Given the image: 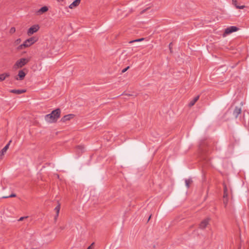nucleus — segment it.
Here are the masks:
<instances>
[{
	"instance_id": "393cba45",
	"label": "nucleus",
	"mask_w": 249,
	"mask_h": 249,
	"mask_svg": "<svg viewBox=\"0 0 249 249\" xmlns=\"http://www.w3.org/2000/svg\"><path fill=\"white\" fill-rule=\"evenodd\" d=\"M129 67L128 66L127 67H126V68L125 69H124L122 71V73H124L128 69H129Z\"/></svg>"
},
{
	"instance_id": "f3484780",
	"label": "nucleus",
	"mask_w": 249,
	"mask_h": 249,
	"mask_svg": "<svg viewBox=\"0 0 249 249\" xmlns=\"http://www.w3.org/2000/svg\"><path fill=\"white\" fill-rule=\"evenodd\" d=\"M232 3L234 5V6L237 9H243L245 7V6H244V5H241V6L237 5L236 0H232Z\"/></svg>"
},
{
	"instance_id": "6ab92c4d",
	"label": "nucleus",
	"mask_w": 249,
	"mask_h": 249,
	"mask_svg": "<svg viewBox=\"0 0 249 249\" xmlns=\"http://www.w3.org/2000/svg\"><path fill=\"white\" fill-rule=\"evenodd\" d=\"M60 209V205L59 204L54 209L56 213V217L58 216L59 211Z\"/></svg>"
},
{
	"instance_id": "dca6fc26",
	"label": "nucleus",
	"mask_w": 249,
	"mask_h": 249,
	"mask_svg": "<svg viewBox=\"0 0 249 249\" xmlns=\"http://www.w3.org/2000/svg\"><path fill=\"white\" fill-rule=\"evenodd\" d=\"M199 99V96L195 97L192 100H191L189 104V107H192L195 105L196 102Z\"/></svg>"
},
{
	"instance_id": "bb28decb",
	"label": "nucleus",
	"mask_w": 249,
	"mask_h": 249,
	"mask_svg": "<svg viewBox=\"0 0 249 249\" xmlns=\"http://www.w3.org/2000/svg\"><path fill=\"white\" fill-rule=\"evenodd\" d=\"M94 245V243H92L90 246H89L87 249H91L92 246Z\"/></svg>"
},
{
	"instance_id": "a878e982",
	"label": "nucleus",
	"mask_w": 249,
	"mask_h": 249,
	"mask_svg": "<svg viewBox=\"0 0 249 249\" xmlns=\"http://www.w3.org/2000/svg\"><path fill=\"white\" fill-rule=\"evenodd\" d=\"M16 195L15 194H12L11 195L9 196V197H16Z\"/></svg>"
},
{
	"instance_id": "1a4fd4ad",
	"label": "nucleus",
	"mask_w": 249,
	"mask_h": 249,
	"mask_svg": "<svg viewBox=\"0 0 249 249\" xmlns=\"http://www.w3.org/2000/svg\"><path fill=\"white\" fill-rule=\"evenodd\" d=\"M241 113V108L239 107H236L233 112V115L235 118H237L239 114Z\"/></svg>"
},
{
	"instance_id": "2eb2a0df",
	"label": "nucleus",
	"mask_w": 249,
	"mask_h": 249,
	"mask_svg": "<svg viewBox=\"0 0 249 249\" xmlns=\"http://www.w3.org/2000/svg\"><path fill=\"white\" fill-rule=\"evenodd\" d=\"M9 76L10 74L9 73H4L0 74V81L4 80L6 77H9Z\"/></svg>"
},
{
	"instance_id": "9b49d317",
	"label": "nucleus",
	"mask_w": 249,
	"mask_h": 249,
	"mask_svg": "<svg viewBox=\"0 0 249 249\" xmlns=\"http://www.w3.org/2000/svg\"><path fill=\"white\" fill-rule=\"evenodd\" d=\"M11 142V141H10L1 150V154L0 155V157H1L3 156L4 153L6 152L7 149L9 148V145L10 144V142Z\"/></svg>"
},
{
	"instance_id": "ddd939ff",
	"label": "nucleus",
	"mask_w": 249,
	"mask_h": 249,
	"mask_svg": "<svg viewBox=\"0 0 249 249\" xmlns=\"http://www.w3.org/2000/svg\"><path fill=\"white\" fill-rule=\"evenodd\" d=\"M73 117L72 114H68L65 115L61 119V121L63 122H65L67 121L70 120Z\"/></svg>"
},
{
	"instance_id": "9d476101",
	"label": "nucleus",
	"mask_w": 249,
	"mask_h": 249,
	"mask_svg": "<svg viewBox=\"0 0 249 249\" xmlns=\"http://www.w3.org/2000/svg\"><path fill=\"white\" fill-rule=\"evenodd\" d=\"M26 91L25 89H11L10 92L17 94H21Z\"/></svg>"
},
{
	"instance_id": "a211bd4d",
	"label": "nucleus",
	"mask_w": 249,
	"mask_h": 249,
	"mask_svg": "<svg viewBox=\"0 0 249 249\" xmlns=\"http://www.w3.org/2000/svg\"><path fill=\"white\" fill-rule=\"evenodd\" d=\"M192 182H193V181H192V179H191V178L185 179V185L187 188H189L190 187V185L192 183Z\"/></svg>"
},
{
	"instance_id": "f8f14e48",
	"label": "nucleus",
	"mask_w": 249,
	"mask_h": 249,
	"mask_svg": "<svg viewBox=\"0 0 249 249\" xmlns=\"http://www.w3.org/2000/svg\"><path fill=\"white\" fill-rule=\"evenodd\" d=\"M80 2V0H75L72 3L69 5V8L72 9L73 8L77 6Z\"/></svg>"
},
{
	"instance_id": "39448f33",
	"label": "nucleus",
	"mask_w": 249,
	"mask_h": 249,
	"mask_svg": "<svg viewBox=\"0 0 249 249\" xmlns=\"http://www.w3.org/2000/svg\"><path fill=\"white\" fill-rule=\"evenodd\" d=\"M238 29V28L236 26H232L229 27L225 29L224 35H229L231 33L237 31Z\"/></svg>"
},
{
	"instance_id": "2f4dec72",
	"label": "nucleus",
	"mask_w": 249,
	"mask_h": 249,
	"mask_svg": "<svg viewBox=\"0 0 249 249\" xmlns=\"http://www.w3.org/2000/svg\"><path fill=\"white\" fill-rule=\"evenodd\" d=\"M61 230H63L64 228L63 227H61Z\"/></svg>"
},
{
	"instance_id": "f257e3e1",
	"label": "nucleus",
	"mask_w": 249,
	"mask_h": 249,
	"mask_svg": "<svg viewBox=\"0 0 249 249\" xmlns=\"http://www.w3.org/2000/svg\"><path fill=\"white\" fill-rule=\"evenodd\" d=\"M61 110L59 108H57L53 111L50 114L46 115L45 120L49 123L56 122L57 119L60 117Z\"/></svg>"
},
{
	"instance_id": "4be33fe9",
	"label": "nucleus",
	"mask_w": 249,
	"mask_h": 249,
	"mask_svg": "<svg viewBox=\"0 0 249 249\" xmlns=\"http://www.w3.org/2000/svg\"><path fill=\"white\" fill-rule=\"evenodd\" d=\"M21 39L20 38H18L15 41V45H17L18 44H19L20 42H21Z\"/></svg>"
},
{
	"instance_id": "4468645a",
	"label": "nucleus",
	"mask_w": 249,
	"mask_h": 249,
	"mask_svg": "<svg viewBox=\"0 0 249 249\" xmlns=\"http://www.w3.org/2000/svg\"><path fill=\"white\" fill-rule=\"evenodd\" d=\"M48 10V8L47 6H45L41 7L40 9H39L37 11V13L39 14H42L43 13L47 12Z\"/></svg>"
},
{
	"instance_id": "423d86ee",
	"label": "nucleus",
	"mask_w": 249,
	"mask_h": 249,
	"mask_svg": "<svg viewBox=\"0 0 249 249\" xmlns=\"http://www.w3.org/2000/svg\"><path fill=\"white\" fill-rule=\"evenodd\" d=\"M39 28V27L37 25L32 26L28 29L27 32L28 35L29 36L33 35L34 33L36 32L38 30Z\"/></svg>"
},
{
	"instance_id": "c756f323",
	"label": "nucleus",
	"mask_w": 249,
	"mask_h": 249,
	"mask_svg": "<svg viewBox=\"0 0 249 249\" xmlns=\"http://www.w3.org/2000/svg\"><path fill=\"white\" fill-rule=\"evenodd\" d=\"M58 2H61V1H63V0H56Z\"/></svg>"
},
{
	"instance_id": "7c9ffc66",
	"label": "nucleus",
	"mask_w": 249,
	"mask_h": 249,
	"mask_svg": "<svg viewBox=\"0 0 249 249\" xmlns=\"http://www.w3.org/2000/svg\"><path fill=\"white\" fill-rule=\"evenodd\" d=\"M150 218H151V215L149 216V217L148 218V220L150 219Z\"/></svg>"
},
{
	"instance_id": "5701e85b",
	"label": "nucleus",
	"mask_w": 249,
	"mask_h": 249,
	"mask_svg": "<svg viewBox=\"0 0 249 249\" xmlns=\"http://www.w3.org/2000/svg\"><path fill=\"white\" fill-rule=\"evenodd\" d=\"M16 32V29L14 27H12L10 30V33L13 34Z\"/></svg>"
},
{
	"instance_id": "f03ea898",
	"label": "nucleus",
	"mask_w": 249,
	"mask_h": 249,
	"mask_svg": "<svg viewBox=\"0 0 249 249\" xmlns=\"http://www.w3.org/2000/svg\"><path fill=\"white\" fill-rule=\"evenodd\" d=\"M30 61V58H21L18 60L13 65L14 70H18L22 68Z\"/></svg>"
},
{
	"instance_id": "c85d7f7f",
	"label": "nucleus",
	"mask_w": 249,
	"mask_h": 249,
	"mask_svg": "<svg viewBox=\"0 0 249 249\" xmlns=\"http://www.w3.org/2000/svg\"><path fill=\"white\" fill-rule=\"evenodd\" d=\"M58 217H56V215L54 217V220H56Z\"/></svg>"
},
{
	"instance_id": "cd10ccee",
	"label": "nucleus",
	"mask_w": 249,
	"mask_h": 249,
	"mask_svg": "<svg viewBox=\"0 0 249 249\" xmlns=\"http://www.w3.org/2000/svg\"><path fill=\"white\" fill-rule=\"evenodd\" d=\"M9 196H3L2 197V198H9Z\"/></svg>"
},
{
	"instance_id": "7ed1b4c3",
	"label": "nucleus",
	"mask_w": 249,
	"mask_h": 249,
	"mask_svg": "<svg viewBox=\"0 0 249 249\" xmlns=\"http://www.w3.org/2000/svg\"><path fill=\"white\" fill-rule=\"evenodd\" d=\"M37 39L36 37L33 36L26 39L23 44H21L18 47V49L21 50L23 48H26L30 47L32 44L36 42Z\"/></svg>"
},
{
	"instance_id": "6e6552de",
	"label": "nucleus",
	"mask_w": 249,
	"mask_h": 249,
	"mask_svg": "<svg viewBox=\"0 0 249 249\" xmlns=\"http://www.w3.org/2000/svg\"><path fill=\"white\" fill-rule=\"evenodd\" d=\"M209 219L206 218L203 220L199 225V228L201 229H205L209 223Z\"/></svg>"
},
{
	"instance_id": "aec40b11",
	"label": "nucleus",
	"mask_w": 249,
	"mask_h": 249,
	"mask_svg": "<svg viewBox=\"0 0 249 249\" xmlns=\"http://www.w3.org/2000/svg\"><path fill=\"white\" fill-rule=\"evenodd\" d=\"M143 39H144L143 38H140V39L132 40V41H129V43H133V42H139V41L143 40Z\"/></svg>"
},
{
	"instance_id": "20e7f679",
	"label": "nucleus",
	"mask_w": 249,
	"mask_h": 249,
	"mask_svg": "<svg viewBox=\"0 0 249 249\" xmlns=\"http://www.w3.org/2000/svg\"><path fill=\"white\" fill-rule=\"evenodd\" d=\"M228 189L226 185L224 186L223 203L225 208L227 207L228 204Z\"/></svg>"
},
{
	"instance_id": "0eeeda50",
	"label": "nucleus",
	"mask_w": 249,
	"mask_h": 249,
	"mask_svg": "<svg viewBox=\"0 0 249 249\" xmlns=\"http://www.w3.org/2000/svg\"><path fill=\"white\" fill-rule=\"evenodd\" d=\"M26 75V73L23 70H20L18 71V77H16V79L17 80H23Z\"/></svg>"
},
{
	"instance_id": "412c9836",
	"label": "nucleus",
	"mask_w": 249,
	"mask_h": 249,
	"mask_svg": "<svg viewBox=\"0 0 249 249\" xmlns=\"http://www.w3.org/2000/svg\"><path fill=\"white\" fill-rule=\"evenodd\" d=\"M77 148L79 151H81V152H82L84 150V147L83 146L78 145L77 147Z\"/></svg>"
},
{
	"instance_id": "b1692460",
	"label": "nucleus",
	"mask_w": 249,
	"mask_h": 249,
	"mask_svg": "<svg viewBox=\"0 0 249 249\" xmlns=\"http://www.w3.org/2000/svg\"><path fill=\"white\" fill-rule=\"evenodd\" d=\"M27 218V216L21 217L19 218V219L18 220V221H22L23 219Z\"/></svg>"
}]
</instances>
